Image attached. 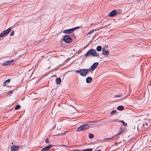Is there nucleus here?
I'll list each match as a JSON object with an SVG mask.
<instances>
[{
  "label": "nucleus",
  "mask_w": 151,
  "mask_h": 151,
  "mask_svg": "<svg viewBox=\"0 0 151 151\" xmlns=\"http://www.w3.org/2000/svg\"><path fill=\"white\" fill-rule=\"evenodd\" d=\"M91 55L93 56L99 57L98 53H97L96 50L92 49H90L87 53L85 55V56L87 57L88 56Z\"/></svg>",
  "instance_id": "f257e3e1"
},
{
  "label": "nucleus",
  "mask_w": 151,
  "mask_h": 151,
  "mask_svg": "<svg viewBox=\"0 0 151 151\" xmlns=\"http://www.w3.org/2000/svg\"><path fill=\"white\" fill-rule=\"evenodd\" d=\"M88 71H89V70L87 69H82L75 71L76 73H78L83 76H86Z\"/></svg>",
  "instance_id": "f03ea898"
},
{
  "label": "nucleus",
  "mask_w": 151,
  "mask_h": 151,
  "mask_svg": "<svg viewBox=\"0 0 151 151\" xmlns=\"http://www.w3.org/2000/svg\"><path fill=\"white\" fill-rule=\"evenodd\" d=\"M89 127V125L87 124H85L80 126L77 129V131H83L88 129Z\"/></svg>",
  "instance_id": "7ed1b4c3"
},
{
  "label": "nucleus",
  "mask_w": 151,
  "mask_h": 151,
  "mask_svg": "<svg viewBox=\"0 0 151 151\" xmlns=\"http://www.w3.org/2000/svg\"><path fill=\"white\" fill-rule=\"evenodd\" d=\"M11 28L10 27L4 31L0 34V37H3L7 35L11 31Z\"/></svg>",
  "instance_id": "20e7f679"
},
{
  "label": "nucleus",
  "mask_w": 151,
  "mask_h": 151,
  "mask_svg": "<svg viewBox=\"0 0 151 151\" xmlns=\"http://www.w3.org/2000/svg\"><path fill=\"white\" fill-rule=\"evenodd\" d=\"M63 40L66 43H70L72 42V40L69 36L65 35L63 37Z\"/></svg>",
  "instance_id": "39448f33"
},
{
  "label": "nucleus",
  "mask_w": 151,
  "mask_h": 151,
  "mask_svg": "<svg viewBox=\"0 0 151 151\" xmlns=\"http://www.w3.org/2000/svg\"><path fill=\"white\" fill-rule=\"evenodd\" d=\"M78 28H79L78 27H76L73 28L65 30H63V33L66 34L70 33H72V32H73L76 29Z\"/></svg>",
  "instance_id": "423d86ee"
},
{
  "label": "nucleus",
  "mask_w": 151,
  "mask_h": 151,
  "mask_svg": "<svg viewBox=\"0 0 151 151\" xmlns=\"http://www.w3.org/2000/svg\"><path fill=\"white\" fill-rule=\"evenodd\" d=\"M99 65V63L97 62H96L94 63L92 65L91 67L88 69L89 70V71H92L93 70H94L96 69L97 66Z\"/></svg>",
  "instance_id": "0eeeda50"
},
{
  "label": "nucleus",
  "mask_w": 151,
  "mask_h": 151,
  "mask_svg": "<svg viewBox=\"0 0 151 151\" xmlns=\"http://www.w3.org/2000/svg\"><path fill=\"white\" fill-rule=\"evenodd\" d=\"M117 14V12L116 10L112 11L108 14V16L110 17H114L116 16Z\"/></svg>",
  "instance_id": "6e6552de"
},
{
  "label": "nucleus",
  "mask_w": 151,
  "mask_h": 151,
  "mask_svg": "<svg viewBox=\"0 0 151 151\" xmlns=\"http://www.w3.org/2000/svg\"><path fill=\"white\" fill-rule=\"evenodd\" d=\"M102 53L105 56H108L109 55V52L108 50H106L104 48H103Z\"/></svg>",
  "instance_id": "1a4fd4ad"
},
{
  "label": "nucleus",
  "mask_w": 151,
  "mask_h": 151,
  "mask_svg": "<svg viewBox=\"0 0 151 151\" xmlns=\"http://www.w3.org/2000/svg\"><path fill=\"white\" fill-rule=\"evenodd\" d=\"M19 147L18 146H13L11 147L12 151H18Z\"/></svg>",
  "instance_id": "9d476101"
},
{
  "label": "nucleus",
  "mask_w": 151,
  "mask_h": 151,
  "mask_svg": "<svg viewBox=\"0 0 151 151\" xmlns=\"http://www.w3.org/2000/svg\"><path fill=\"white\" fill-rule=\"evenodd\" d=\"M52 147V145H50L47 146L46 147L42 148L41 151H47L49 150Z\"/></svg>",
  "instance_id": "9b49d317"
},
{
  "label": "nucleus",
  "mask_w": 151,
  "mask_h": 151,
  "mask_svg": "<svg viewBox=\"0 0 151 151\" xmlns=\"http://www.w3.org/2000/svg\"><path fill=\"white\" fill-rule=\"evenodd\" d=\"M92 80V78L91 77H88L86 79V81L87 83H91Z\"/></svg>",
  "instance_id": "f8f14e48"
},
{
  "label": "nucleus",
  "mask_w": 151,
  "mask_h": 151,
  "mask_svg": "<svg viewBox=\"0 0 151 151\" xmlns=\"http://www.w3.org/2000/svg\"><path fill=\"white\" fill-rule=\"evenodd\" d=\"M13 62V60L7 61L5 62L3 64V65H9L12 63Z\"/></svg>",
  "instance_id": "ddd939ff"
},
{
  "label": "nucleus",
  "mask_w": 151,
  "mask_h": 151,
  "mask_svg": "<svg viewBox=\"0 0 151 151\" xmlns=\"http://www.w3.org/2000/svg\"><path fill=\"white\" fill-rule=\"evenodd\" d=\"M56 83L57 85L59 84L61 82V79L60 78H57L55 80Z\"/></svg>",
  "instance_id": "4468645a"
},
{
  "label": "nucleus",
  "mask_w": 151,
  "mask_h": 151,
  "mask_svg": "<svg viewBox=\"0 0 151 151\" xmlns=\"http://www.w3.org/2000/svg\"><path fill=\"white\" fill-rule=\"evenodd\" d=\"M125 130V129L123 128H121L120 129L119 133L117 135H120L122 132H123Z\"/></svg>",
  "instance_id": "2eb2a0df"
},
{
  "label": "nucleus",
  "mask_w": 151,
  "mask_h": 151,
  "mask_svg": "<svg viewBox=\"0 0 151 151\" xmlns=\"http://www.w3.org/2000/svg\"><path fill=\"white\" fill-rule=\"evenodd\" d=\"M124 107L123 106H118L117 108V109L118 110L122 111L124 109Z\"/></svg>",
  "instance_id": "dca6fc26"
},
{
  "label": "nucleus",
  "mask_w": 151,
  "mask_h": 151,
  "mask_svg": "<svg viewBox=\"0 0 151 151\" xmlns=\"http://www.w3.org/2000/svg\"><path fill=\"white\" fill-rule=\"evenodd\" d=\"M102 47L101 46H98L96 47V50L100 52L101 50Z\"/></svg>",
  "instance_id": "f3484780"
},
{
  "label": "nucleus",
  "mask_w": 151,
  "mask_h": 151,
  "mask_svg": "<svg viewBox=\"0 0 151 151\" xmlns=\"http://www.w3.org/2000/svg\"><path fill=\"white\" fill-rule=\"evenodd\" d=\"M93 32H94V30H93V29H92V30H90V31H89L88 32H87L86 34V35H91V34H92V33H93Z\"/></svg>",
  "instance_id": "a211bd4d"
},
{
  "label": "nucleus",
  "mask_w": 151,
  "mask_h": 151,
  "mask_svg": "<svg viewBox=\"0 0 151 151\" xmlns=\"http://www.w3.org/2000/svg\"><path fill=\"white\" fill-rule=\"evenodd\" d=\"M120 122H121L122 123V124H123V125L124 126H127V123H126V122H125L124 121H123V120H121V121H120Z\"/></svg>",
  "instance_id": "6ab92c4d"
},
{
  "label": "nucleus",
  "mask_w": 151,
  "mask_h": 151,
  "mask_svg": "<svg viewBox=\"0 0 151 151\" xmlns=\"http://www.w3.org/2000/svg\"><path fill=\"white\" fill-rule=\"evenodd\" d=\"M92 149L91 148L90 149H87L84 150H83L81 151H92Z\"/></svg>",
  "instance_id": "aec40b11"
},
{
  "label": "nucleus",
  "mask_w": 151,
  "mask_h": 151,
  "mask_svg": "<svg viewBox=\"0 0 151 151\" xmlns=\"http://www.w3.org/2000/svg\"><path fill=\"white\" fill-rule=\"evenodd\" d=\"M20 106L19 105H17L15 108V110H17L20 108Z\"/></svg>",
  "instance_id": "412c9836"
},
{
  "label": "nucleus",
  "mask_w": 151,
  "mask_h": 151,
  "mask_svg": "<svg viewBox=\"0 0 151 151\" xmlns=\"http://www.w3.org/2000/svg\"><path fill=\"white\" fill-rule=\"evenodd\" d=\"M93 135L91 134H89V137L90 138H92L93 137Z\"/></svg>",
  "instance_id": "4be33fe9"
},
{
  "label": "nucleus",
  "mask_w": 151,
  "mask_h": 151,
  "mask_svg": "<svg viewBox=\"0 0 151 151\" xmlns=\"http://www.w3.org/2000/svg\"><path fill=\"white\" fill-rule=\"evenodd\" d=\"M116 112V110H113L111 112V114H114Z\"/></svg>",
  "instance_id": "5701e85b"
},
{
  "label": "nucleus",
  "mask_w": 151,
  "mask_h": 151,
  "mask_svg": "<svg viewBox=\"0 0 151 151\" xmlns=\"http://www.w3.org/2000/svg\"><path fill=\"white\" fill-rule=\"evenodd\" d=\"M14 30L12 31L11 34H10V36H13L14 34Z\"/></svg>",
  "instance_id": "b1692460"
},
{
  "label": "nucleus",
  "mask_w": 151,
  "mask_h": 151,
  "mask_svg": "<svg viewBox=\"0 0 151 151\" xmlns=\"http://www.w3.org/2000/svg\"><path fill=\"white\" fill-rule=\"evenodd\" d=\"M122 96V95H119V94H117L114 97H121Z\"/></svg>",
  "instance_id": "393cba45"
},
{
  "label": "nucleus",
  "mask_w": 151,
  "mask_h": 151,
  "mask_svg": "<svg viewBox=\"0 0 151 151\" xmlns=\"http://www.w3.org/2000/svg\"><path fill=\"white\" fill-rule=\"evenodd\" d=\"M114 136H113L112 137H110V138H106V139H104V140H110L111 139H113V138L114 137Z\"/></svg>",
  "instance_id": "a878e982"
},
{
  "label": "nucleus",
  "mask_w": 151,
  "mask_h": 151,
  "mask_svg": "<svg viewBox=\"0 0 151 151\" xmlns=\"http://www.w3.org/2000/svg\"><path fill=\"white\" fill-rule=\"evenodd\" d=\"M148 125V124L147 123H145L143 124V126L144 127H145L146 128H147V126Z\"/></svg>",
  "instance_id": "bb28decb"
},
{
  "label": "nucleus",
  "mask_w": 151,
  "mask_h": 151,
  "mask_svg": "<svg viewBox=\"0 0 151 151\" xmlns=\"http://www.w3.org/2000/svg\"><path fill=\"white\" fill-rule=\"evenodd\" d=\"M10 81V79H8L5 81L6 82V83H9Z\"/></svg>",
  "instance_id": "cd10ccee"
},
{
  "label": "nucleus",
  "mask_w": 151,
  "mask_h": 151,
  "mask_svg": "<svg viewBox=\"0 0 151 151\" xmlns=\"http://www.w3.org/2000/svg\"><path fill=\"white\" fill-rule=\"evenodd\" d=\"M45 142H47V143H49V139L48 138H47L46 140H45Z\"/></svg>",
  "instance_id": "c85d7f7f"
},
{
  "label": "nucleus",
  "mask_w": 151,
  "mask_h": 151,
  "mask_svg": "<svg viewBox=\"0 0 151 151\" xmlns=\"http://www.w3.org/2000/svg\"><path fill=\"white\" fill-rule=\"evenodd\" d=\"M99 29H100L99 28L98 29V28H96L95 29H93V30H94V31H96L98 30H99Z\"/></svg>",
  "instance_id": "c756f323"
},
{
  "label": "nucleus",
  "mask_w": 151,
  "mask_h": 151,
  "mask_svg": "<svg viewBox=\"0 0 151 151\" xmlns=\"http://www.w3.org/2000/svg\"><path fill=\"white\" fill-rule=\"evenodd\" d=\"M13 92V91H10L8 92H7V93L9 94H11Z\"/></svg>",
  "instance_id": "7c9ffc66"
},
{
  "label": "nucleus",
  "mask_w": 151,
  "mask_h": 151,
  "mask_svg": "<svg viewBox=\"0 0 151 151\" xmlns=\"http://www.w3.org/2000/svg\"><path fill=\"white\" fill-rule=\"evenodd\" d=\"M6 82L5 81L3 83V85L4 86H6Z\"/></svg>",
  "instance_id": "2f4dec72"
},
{
  "label": "nucleus",
  "mask_w": 151,
  "mask_h": 151,
  "mask_svg": "<svg viewBox=\"0 0 151 151\" xmlns=\"http://www.w3.org/2000/svg\"><path fill=\"white\" fill-rule=\"evenodd\" d=\"M65 132V133H63L62 134H57V135H60L61 134H64Z\"/></svg>",
  "instance_id": "473e14b6"
}]
</instances>
